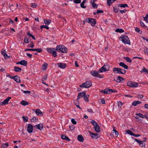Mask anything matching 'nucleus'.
Wrapping results in <instances>:
<instances>
[{
	"instance_id": "nucleus-10",
	"label": "nucleus",
	"mask_w": 148,
	"mask_h": 148,
	"mask_svg": "<svg viewBox=\"0 0 148 148\" xmlns=\"http://www.w3.org/2000/svg\"><path fill=\"white\" fill-rule=\"evenodd\" d=\"M88 132L90 133V136L92 138L95 139H97L99 138L100 136L99 134L96 133L95 134L92 133L90 131H88Z\"/></svg>"
},
{
	"instance_id": "nucleus-8",
	"label": "nucleus",
	"mask_w": 148,
	"mask_h": 148,
	"mask_svg": "<svg viewBox=\"0 0 148 148\" xmlns=\"http://www.w3.org/2000/svg\"><path fill=\"white\" fill-rule=\"evenodd\" d=\"M127 85L131 87H136L138 86V84L137 83L134 82H130L129 81L127 83Z\"/></svg>"
},
{
	"instance_id": "nucleus-26",
	"label": "nucleus",
	"mask_w": 148,
	"mask_h": 148,
	"mask_svg": "<svg viewBox=\"0 0 148 148\" xmlns=\"http://www.w3.org/2000/svg\"><path fill=\"white\" fill-rule=\"evenodd\" d=\"M14 69V71L16 72H21L22 71L21 68L18 66H15Z\"/></svg>"
},
{
	"instance_id": "nucleus-4",
	"label": "nucleus",
	"mask_w": 148,
	"mask_h": 148,
	"mask_svg": "<svg viewBox=\"0 0 148 148\" xmlns=\"http://www.w3.org/2000/svg\"><path fill=\"white\" fill-rule=\"evenodd\" d=\"M99 71H96L92 70L90 72V74L93 76L99 78H103V75H100L99 73Z\"/></svg>"
},
{
	"instance_id": "nucleus-54",
	"label": "nucleus",
	"mask_w": 148,
	"mask_h": 148,
	"mask_svg": "<svg viewBox=\"0 0 148 148\" xmlns=\"http://www.w3.org/2000/svg\"><path fill=\"white\" fill-rule=\"evenodd\" d=\"M21 90L23 93H25V94H30L31 93V92L30 91H25V90H24L22 89Z\"/></svg>"
},
{
	"instance_id": "nucleus-6",
	"label": "nucleus",
	"mask_w": 148,
	"mask_h": 148,
	"mask_svg": "<svg viewBox=\"0 0 148 148\" xmlns=\"http://www.w3.org/2000/svg\"><path fill=\"white\" fill-rule=\"evenodd\" d=\"M92 86V84L90 81H86L82 84L80 85L79 87L81 88H88Z\"/></svg>"
},
{
	"instance_id": "nucleus-18",
	"label": "nucleus",
	"mask_w": 148,
	"mask_h": 148,
	"mask_svg": "<svg viewBox=\"0 0 148 148\" xmlns=\"http://www.w3.org/2000/svg\"><path fill=\"white\" fill-rule=\"evenodd\" d=\"M35 112L38 116H42L43 115V113L39 109H38L36 110Z\"/></svg>"
},
{
	"instance_id": "nucleus-57",
	"label": "nucleus",
	"mask_w": 148,
	"mask_h": 148,
	"mask_svg": "<svg viewBox=\"0 0 148 148\" xmlns=\"http://www.w3.org/2000/svg\"><path fill=\"white\" fill-rule=\"evenodd\" d=\"M36 51L38 53H40L42 51V50L41 48L36 49Z\"/></svg>"
},
{
	"instance_id": "nucleus-30",
	"label": "nucleus",
	"mask_w": 148,
	"mask_h": 148,
	"mask_svg": "<svg viewBox=\"0 0 148 148\" xmlns=\"http://www.w3.org/2000/svg\"><path fill=\"white\" fill-rule=\"evenodd\" d=\"M27 62L25 60H22L21 61V65L24 66H26L27 65Z\"/></svg>"
},
{
	"instance_id": "nucleus-17",
	"label": "nucleus",
	"mask_w": 148,
	"mask_h": 148,
	"mask_svg": "<svg viewBox=\"0 0 148 148\" xmlns=\"http://www.w3.org/2000/svg\"><path fill=\"white\" fill-rule=\"evenodd\" d=\"M34 127L38 130H41L42 129H43V125L42 123H40L38 125H35L34 126Z\"/></svg>"
},
{
	"instance_id": "nucleus-50",
	"label": "nucleus",
	"mask_w": 148,
	"mask_h": 148,
	"mask_svg": "<svg viewBox=\"0 0 148 148\" xmlns=\"http://www.w3.org/2000/svg\"><path fill=\"white\" fill-rule=\"evenodd\" d=\"M136 115L138 116H139V117H140L142 118H144V115H143L142 114L140 113H137L136 114Z\"/></svg>"
},
{
	"instance_id": "nucleus-31",
	"label": "nucleus",
	"mask_w": 148,
	"mask_h": 148,
	"mask_svg": "<svg viewBox=\"0 0 148 148\" xmlns=\"http://www.w3.org/2000/svg\"><path fill=\"white\" fill-rule=\"evenodd\" d=\"M118 7H119L121 8H125V7H128V6L125 3L124 4H119L118 5Z\"/></svg>"
},
{
	"instance_id": "nucleus-49",
	"label": "nucleus",
	"mask_w": 148,
	"mask_h": 148,
	"mask_svg": "<svg viewBox=\"0 0 148 148\" xmlns=\"http://www.w3.org/2000/svg\"><path fill=\"white\" fill-rule=\"evenodd\" d=\"M40 29H42L43 28H45L47 29H49V27L47 25H42L40 26Z\"/></svg>"
},
{
	"instance_id": "nucleus-35",
	"label": "nucleus",
	"mask_w": 148,
	"mask_h": 148,
	"mask_svg": "<svg viewBox=\"0 0 148 148\" xmlns=\"http://www.w3.org/2000/svg\"><path fill=\"white\" fill-rule=\"evenodd\" d=\"M51 20L50 19H46L44 21V23L47 25H49L51 22Z\"/></svg>"
},
{
	"instance_id": "nucleus-1",
	"label": "nucleus",
	"mask_w": 148,
	"mask_h": 148,
	"mask_svg": "<svg viewBox=\"0 0 148 148\" xmlns=\"http://www.w3.org/2000/svg\"><path fill=\"white\" fill-rule=\"evenodd\" d=\"M56 50L58 52L66 53L67 52V49L64 46L62 45H60L57 46L56 47Z\"/></svg>"
},
{
	"instance_id": "nucleus-36",
	"label": "nucleus",
	"mask_w": 148,
	"mask_h": 148,
	"mask_svg": "<svg viewBox=\"0 0 148 148\" xmlns=\"http://www.w3.org/2000/svg\"><path fill=\"white\" fill-rule=\"evenodd\" d=\"M115 32H116L123 33L124 32V30L122 29L117 28L116 29Z\"/></svg>"
},
{
	"instance_id": "nucleus-38",
	"label": "nucleus",
	"mask_w": 148,
	"mask_h": 148,
	"mask_svg": "<svg viewBox=\"0 0 148 148\" xmlns=\"http://www.w3.org/2000/svg\"><path fill=\"white\" fill-rule=\"evenodd\" d=\"M51 53L52 54L53 56L55 57H57V56L56 51L55 50L53 51H52V52H51Z\"/></svg>"
},
{
	"instance_id": "nucleus-37",
	"label": "nucleus",
	"mask_w": 148,
	"mask_h": 148,
	"mask_svg": "<svg viewBox=\"0 0 148 148\" xmlns=\"http://www.w3.org/2000/svg\"><path fill=\"white\" fill-rule=\"evenodd\" d=\"M91 4H92V8L94 9H96L97 8L98 5L97 4L95 3H90Z\"/></svg>"
},
{
	"instance_id": "nucleus-33",
	"label": "nucleus",
	"mask_w": 148,
	"mask_h": 148,
	"mask_svg": "<svg viewBox=\"0 0 148 148\" xmlns=\"http://www.w3.org/2000/svg\"><path fill=\"white\" fill-rule=\"evenodd\" d=\"M29 37L28 38V37L27 36H25L24 39L25 42L26 43H28L29 41Z\"/></svg>"
},
{
	"instance_id": "nucleus-29",
	"label": "nucleus",
	"mask_w": 148,
	"mask_h": 148,
	"mask_svg": "<svg viewBox=\"0 0 148 148\" xmlns=\"http://www.w3.org/2000/svg\"><path fill=\"white\" fill-rule=\"evenodd\" d=\"M86 0H84L82 2V3H81L80 6L81 8H86V6L84 5V4L85 3H86Z\"/></svg>"
},
{
	"instance_id": "nucleus-55",
	"label": "nucleus",
	"mask_w": 148,
	"mask_h": 148,
	"mask_svg": "<svg viewBox=\"0 0 148 148\" xmlns=\"http://www.w3.org/2000/svg\"><path fill=\"white\" fill-rule=\"evenodd\" d=\"M118 106L119 107L121 108L123 105V103L121 101H118Z\"/></svg>"
},
{
	"instance_id": "nucleus-47",
	"label": "nucleus",
	"mask_w": 148,
	"mask_h": 148,
	"mask_svg": "<svg viewBox=\"0 0 148 148\" xmlns=\"http://www.w3.org/2000/svg\"><path fill=\"white\" fill-rule=\"evenodd\" d=\"M144 51L145 54L148 55V48L145 47L144 48Z\"/></svg>"
},
{
	"instance_id": "nucleus-19",
	"label": "nucleus",
	"mask_w": 148,
	"mask_h": 148,
	"mask_svg": "<svg viewBox=\"0 0 148 148\" xmlns=\"http://www.w3.org/2000/svg\"><path fill=\"white\" fill-rule=\"evenodd\" d=\"M119 65L121 66L122 67L125 69H128V66L127 65L125 64L123 62H120L119 63Z\"/></svg>"
},
{
	"instance_id": "nucleus-16",
	"label": "nucleus",
	"mask_w": 148,
	"mask_h": 148,
	"mask_svg": "<svg viewBox=\"0 0 148 148\" xmlns=\"http://www.w3.org/2000/svg\"><path fill=\"white\" fill-rule=\"evenodd\" d=\"M89 23H90L92 26H94L96 23V20L94 18H90Z\"/></svg>"
},
{
	"instance_id": "nucleus-48",
	"label": "nucleus",
	"mask_w": 148,
	"mask_h": 148,
	"mask_svg": "<svg viewBox=\"0 0 148 148\" xmlns=\"http://www.w3.org/2000/svg\"><path fill=\"white\" fill-rule=\"evenodd\" d=\"M125 132L126 133H127V134H129L130 135L132 136L133 133H132L130 130H125Z\"/></svg>"
},
{
	"instance_id": "nucleus-27",
	"label": "nucleus",
	"mask_w": 148,
	"mask_h": 148,
	"mask_svg": "<svg viewBox=\"0 0 148 148\" xmlns=\"http://www.w3.org/2000/svg\"><path fill=\"white\" fill-rule=\"evenodd\" d=\"M116 0H107V3L108 5L110 6L111 4Z\"/></svg>"
},
{
	"instance_id": "nucleus-21",
	"label": "nucleus",
	"mask_w": 148,
	"mask_h": 148,
	"mask_svg": "<svg viewBox=\"0 0 148 148\" xmlns=\"http://www.w3.org/2000/svg\"><path fill=\"white\" fill-rule=\"evenodd\" d=\"M94 128L95 131L96 132H99L100 131V127L97 123L96 125H95L94 126Z\"/></svg>"
},
{
	"instance_id": "nucleus-58",
	"label": "nucleus",
	"mask_w": 148,
	"mask_h": 148,
	"mask_svg": "<svg viewBox=\"0 0 148 148\" xmlns=\"http://www.w3.org/2000/svg\"><path fill=\"white\" fill-rule=\"evenodd\" d=\"M140 23L141 25L143 27H147V26H146L143 22H142L141 21H140Z\"/></svg>"
},
{
	"instance_id": "nucleus-13",
	"label": "nucleus",
	"mask_w": 148,
	"mask_h": 148,
	"mask_svg": "<svg viewBox=\"0 0 148 148\" xmlns=\"http://www.w3.org/2000/svg\"><path fill=\"white\" fill-rule=\"evenodd\" d=\"M33 130V125L30 124H29L27 126V131L28 133H30L32 132Z\"/></svg>"
},
{
	"instance_id": "nucleus-25",
	"label": "nucleus",
	"mask_w": 148,
	"mask_h": 148,
	"mask_svg": "<svg viewBox=\"0 0 148 148\" xmlns=\"http://www.w3.org/2000/svg\"><path fill=\"white\" fill-rule=\"evenodd\" d=\"M61 138L62 139H64L66 140V141H70V139L67 136L64 135L61 136Z\"/></svg>"
},
{
	"instance_id": "nucleus-62",
	"label": "nucleus",
	"mask_w": 148,
	"mask_h": 148,
	"mask_svg": "<svg viewBox=\"0 0 148 148\" xmlns=\"http://www.w3.org/2000/svg\"><path fill=\"white\" fill-rule=\"evenodd\" d=\"M37 4L36 3H34V5L33 4V3H32L31 6L33 7V8H35L36 7H37Z\"/></svg>"
},
{
	"instance_id": "nucleus-12",
	"label": "nucleus",
	"mask_w": 148,
	"mask_h": 148,
	"mask_svg": "<svg viewBox=\"0 0 148 148\" xmlns=\"http://www.w3.org/2000/svg\"><path fill=\"white\" fill-rule=\"evenodd\" d=\"M86 93L85 91L81 92L78 93L77 98V102H78L80 98L84 97V96H85V95H86Z\"/></svg>"
},
{
	"instance_id": "nucleus-59",
	"label": "nucleus",
	"mask_w": 148,
	"mask_h": 148,
	"mask_svg": "<svg viewBox=\"0 0 148 148\" xmlns=\"http://www.w3.org/2000/svg\"><path fill=\"white\" fill-rule=\"evenodd\" d=\"M71 121L72 123L74 125H75L76 124L77 122L75 121V119H71Z\"/></svg>"
},
{
	"instance_id": "nucleus-56",
	"label": "nucleus",
	"mask_w": 148,
	"mask_h": 148,
	"mask_svg": "<svg viewBox=\"0 0 148 148\" xmlns=\"http://www.w3.org/2000/svg\"><path fill=\"white\" fill-rule=\"evenodd\" d=\"M73 2L76 4L79 3L81 2V0H74Z\"/></svg>"
},
{
	"instance_id": "nucleus-53",
	"label": "nucleus",
	"mask_w": 148,
	"mask_h": 148,
	"mask_svg": "<svg viewBox=\"0 0 148 148\" xmlns=\"http://www.w3.org/2000/svg\"><path fill=\"white\" fill-rule=\"evenodd\" d=\"M69 128L71 130H75V127L74 125H70L69 126Z\"/></svg>"
},
{
	"instance_id": "nucleus-15",
	"label": "nucleus",
	"mask_w": 148,
	"mask_h": 148,
	"mask_svg": "<svg viewBox=\"0 0 148 148\" xmlns=\"http://www.w3.org/2000/svg\"><path fill=\"white\" fill-rule=\"evenodd\" d=\"M3 50V51L2 50L1 51V53L4 56V58L5 59H9L10 58V56H8L7 53L5 52V50L4 49Z\"/></svg>"
},
{
	"instance_id": "nucleus-44",
	"label": "nucleus",
	"mask_w": 148,
	"mask_h": 148,
	"mask_svg": "<svg viewBox=\"0 0 148 148\" xmlns=\"http://www.w3.org/2000/svg\"><path fill=\"white\" fill-rule=\"evenodd\" d=\"M31 122H37L38 120V119H37L35 117H33L31 119Z\"/></svg>"
},
{
	"instance_id": "nucleus-63",
	"label": "nucleus",
	"mask_w": 148,
	"mask_h": 148,
	"mask_svg": "<svg viewBox=\"0 0 148 148\" xmlns=\"http://www.w3.org/2000/svg\"><path fill=\"white\" fill-rule=\"evenodd\" d=\"M30 47L31 48H33L34 47V43L32 41H31L30 42Z\"/></svg>"
},
{
	"instance_id": "nucleus-45",
	"label": "nucleus",
	"mask_w": 148,
	"mask_h": 148,
	"mask_svg": "<svg viewBox=\"0 0 148 148\" xmlns=\"http://www.w3.org/2000/svg\"><path fill=\"white\" fill-rule=\"evenodd\" d=\"M9 145L8 143H3L1 147L3 148H6L8 147Z\"/></svg>"
},
{
	"instance_id": "nucleus-20",
	"label": "nucleus",
	"mask_w": 148,
	"mask_h": 148,
	"mask_svg": "<svg viewBox=\"0 0 148 148\" xmlns=\"http://www.w3.org/2000/svg\"><path fill=\"white\" fill-rule=\"evenodd\" d=\"M57 64L59 67L63 69L65 68L66 66V64L65 63H57Z\"/></svg>"
},
{
	"instance_id": "nucleus-9",
	"label": "nucleus",
	"mask_w": 148,
	"mask_h": 148,
	"mask_svg": "<svg viewBox=\"0 0 148 148\" xmlns=\"http://www.w3.org/2000/svg\"><path fill=\"white\" fill-rule=\"evenodd\" d=\"M10 78L13 79L17 83H20L21 82L20 77L17 75H16L14 76H13L12 75L10 76Z\"/></svg>"
},
{
	"instance_id": "nucleus-34",
	"label": "nucleus",
	"mask_w": 148,
	"mask_h": 148,
	"mask_svg": "<svg viewBox=\"0 0 148 148\" xmlns=\"http://www.w3.org/2000/svg\"><path fill=\"white\" fill-rule=\"evenodd\" d=\"M48 64L47 63H44L42 66V67H43L42 69L44 70H46L47 69Z\"/></svg>"
},
{
	"instance_id": "nucleus-7",
	"label": "nucleus",
	"mask_w": 148,
	"mask_h": 148,
	"mask_svg": "<svg viewBox=\"0 0 148 148\" xmlns=\"http://www.w3.org/2000/svg\"><path fill=\"white\" fill-rule=\"evenodd\" d=\"M134 140L137 142L138 144L142 147H144L145 145V143H143V142H146L147 140V138H144V139L143 141H141L140 140L137 139H135Z\"/></svg>"
},
{
	"instance_id": "nucleus-23",
	"label": "nucleus",
	"mask_w": 148,
	"mask_h": 148,
	"mask_svg": "<svg viewBox=\"0 0 148 148\" xmlns=\"http://www.w3.org/2000/svg\"><path fill=\"white\" fill-rule=\"evenodd\" d=\"M141 103V102L139 101H134L132 102V105L133 106H136L138 104H140Z\"/></svg>"
},
{
	"instance_id": "nucleus-39",
	"label": "nucleus",
	"mask_w": 148,
	"mask_h": 148,
	"mask_svg": "<svg viewBox=\"0 0 148 148\" xmlns=\"http://www.w3.org/2000/svg\"><path fill=\"white\" fill-rule=\"evenodd\" d=\"M101 92H103L105 94H107L108 93V88H106L104 90H101Z\"/></svg>"
},
{
	"instance_id": "nucleus-52",
	"label": "nucleus",
	"mask_w": 148,
	"mask_h": 148,
	"mask_svg": "<svg viewBox=\"0 0 148 148\" xmlns=\"http://www.w3.org/2000/svg\"><path fill=\"white\" fill-rule=\"evenodd\" d=\"M118 9L117 7H113V11L115 13H117L118 12Z\"/></svg>"
},
{
	"instance_id": "nucleus-43",
	"label": "nucleus",
	"mask_w": 148,
	"mask_h": 148,
	"mask_svg": "<svg viewBox=\"0 0 148 148\" xmlns=\"http://www.w3.org/2000/svg\"><path fill=\"white\" fill-rule=\"evenodd\" d=\"M124 59H125L126 61L129 62H132V60L131 59H130L128 57H125L124 58Z\"/></svg>"
},
{
	"instance_id": "nucleus-40",
	"label": "nucleus",
	"mask_w": 148,
	"mask_h": 148,
	"mask_svg": "<svg viewBox=\"0 0 148 148\" xmlns=\"http://www.w3.org/2000/svg\"><path fill=\"white\" fill-rule=\"evenodd\" d=\"M54 50H55V49L53 48H47V51L50 53H51V52L53 51Z\"/></svg>"
},
{
	"instance_id": "nucleus-61",
	"label": "nucleus",
	"mask_w": 148,
	"mask_h": 148,
	"mask_svg": "<svg viewBox=\"0 0 148 148\" xmlns=\"http://www.w3.org/2000/svg\"><path fill=\"white\" fill-rule=\"evenodd\" d=\"M143 18L145 21H148V13L146 14L145 17Z\"/></svg>"
},
{
	"instance_id": "nucleus-51",
	"label": "nucleus",
	"mask_w": 148,
	"mask_h": 148,
	"mask_svg": "<svg viewBox=\"0 0 148 148\" xmlns=\"http://www.w3.org/2000/svg\"><path fill=\"white\" fill-rule=\"evenodd\" d=\"M84 100L85 101L88 102L89 101L88 98L87 96V95H85V96H84Z\"/></svg>"
},
{
	"instance_id": "nucleus-46",
	"label": "nucleus",
	"mask_w": 148,
	"mask_h": 148,
	"mask_svg": "<svg viewBox=\"0 0 148 148\" xmlns=\"http://www.w3.org/2000/svg\"><path fill=\"white\" fill-rule=\"evenodd\" d=\"M23 121L24 122H27L28 121V118L27 116H23L22 117Z\"/></svg>"
},
{
	"instance_id": "nucleus-24",
	"label": "nucleus",
	"mask_w": 148,
	"mask_h": 148,
	"mask_svg": "<svg viewBox=\"0 0 148 148\" xmlns=\"http://www.w3.org/2000/svg\"><path fill=\"white\" fill-rule=\"evenodd\" d=\"M11 99V97H8L6 99H5L3 101V102L5 105L8 104V102Z\"/></svg>"
},
{
	"instance_id": "nucleus-28",
	"label": "nucleus",
	"mask_w": 148,
	"mask_h": 148,
	"mask_svg": "<svg viewBox=\"0 0 148 148\" xmlns=\"http://www.w3.org/2000/svg\"><path fill=\"white\" fill-rule=\"evenodd\" d=\"M20 104L23 106H25L29 104V103L28 102L25 101V100H22Z\"/></svg>"
},
{
	"instance_id": "nucleus-3",
	"label": "nucleus",
	"mask_w": 148,
	"mask_h": 148,
	"mask_svg": "<svg viewBox=\"0 0 148 148\" xmlns=\"http://www.w3.org/2000/svg\"><path fill=\"white\" fill-rule=\"evenodd\" d=\"M121 38V40L122 42L125 44L130 45V42L129 38L126 35H122L120 38Z\"/></svg>"
},
{
	"instance_id": "nucleus-11",
	"label": "nucleus",
	"mask_w": 148,
	"mask_h": 148,
	"mask_svg": "<svg viewBox=\"0 0 148 148\" xmlns=\"http://www.w3.org/2000/svg\"><path fill=\"white\" fill-rule=\"evenodd\" d=\"M114 81L116 82H123L124 81V79L121 76H119L116 78V79L114 78Z\"/></svg>"
},
{
	"instance_id": "nucleus-60",
	"label": "nucleus",
	"mask_w": 148,
	"mask_h": 148,
	"mask_svg": "<svg viewBox=\"0 0 148 148\" xmlns=\"http://www.w3.org/2000/svg\"><path fill=\"white\" fill-rule=\"evenodd\" d=\"M91 123H92V125L94 126H95V125H96L97 123L94 120L92 121Z\"/></svg>"
},
{
	"instance_id": "nucleus-5",
	"label": "nucleus",
	"mask_w": 148,
	"mask_h": 148,
	"mask_svg": "<svg viewBox=\"0 0 148 148\" xmlns=\"http://www.w3.org/2000/svg\"><path fill=\"white\" fill-rule=\"evenodd\" d=\"M110 66L108 64L104 65L99 69V72L102 73L103 72L108 71L110 69Z\"/></svg>"
},
{
	"instance_id": "nucleus-32",
	"label": "nucleus",
	"mask_w": 148,
	"mask_h": 148,
	"mask_svg": "<svg viewBox=\"0 0 148 148\" xmlns=\"http://www.w3.org/2000/svg\"><path fill=\"white\" fill-rule=\"evenodd\" d=\"M108 94H110L111 93H115L117 92V91L116 90H113L112 89H110L109 88H108Z\"/></svg>"
},
{
	"instance_id": "nucleus-14",
	"label": "nucleus",
	"mask_w": 148,
	"mask_h": 148,
	"mask_svg": "<svg viewBox=\"0 0 148 148\" xmlns=\"http://www.w3.org/2000/svg\"><path fill=\"white\" fill-rule=\"evenodd\" d=\"M113 130L112 132V135L115 137H117L119 134L118 132L115 130V127H113Z\"/></svg>"
},
{
	"instance_id": "nucleus-41",
	"label": "nucleus",
	"mask_w": 148,
	"mask_h": 148,
	"mask_svg": "<svg viewBox=\"0 0 148 148\" xmlns=\"http://www.w3.org/2000/svg\"><path fill=\"white\" fill-rule=\"evenodd\" d=\"M27 35L29 36L32 37V38L34 40H35V36L31 34L29 32H28L27 33Z\"/></svg>"
},
{
	"instance_id": "nucleus-42",
	"label": "nucleus",
	"mask_w": 148,
	"mask_h": 148,
	"mask_svg": "<svg viewBox=\"0 0 148 148\" xmlns=\"http://www.w3.org/2000/svg\"><path fill=\"white\" fill-rule=\"evenodd\" d=\"M140 72H146L148 74V69H146L144 67H143L142 70L140 71Z\"/></svg>"
},
{
	"instance_id": "nucleus-2",
	"label": "nucleus",
	"mask_w": 148,
	"mask_h": 148,
	"mask_svg": "<svg viewBox=\"0 0 148 148\" xmlns=\"http://www.w3.org/2000/svg\"><path fill=\"white\" fill-rule=\"evenodd\" d=\"M113 71L115 73L124 74L126 73V71L124 69L114 67L113 68Z\"/></svg>"
},
{
	"instance_id": "nucleus-64",
	"label": "nucleus",
	"mask_w": 148,
	"mask_h": 148,
	"mask_svg": "<svg viewBox=\"0 0 148 148\" xmlns=\"http://www.w3.org/2000/svg\"><path fill=\"white\" fill-rule=\"evenodd\" d=\"M79 102H78V103H75V104L76 105L77 107L79 108V109H80L81 110H82V109L79 107Z\"/></svg>"
},
{
	"instance_id": "nucleus-22",
	"label": "nucleus",
	"mask_w": 148,
	"mask_h": 148,
	"mask_svg": "<svg viewBox=\"0 0 148 148\" xmlns=\"http://www.w3.org/2000/svg\"><path fill=\"white\" fill-rule=\"evenodd\" d=\"M77 140L80 142H83L84 138L82 135H78L77 137Z\"/></svg>"
}]
</instances>
